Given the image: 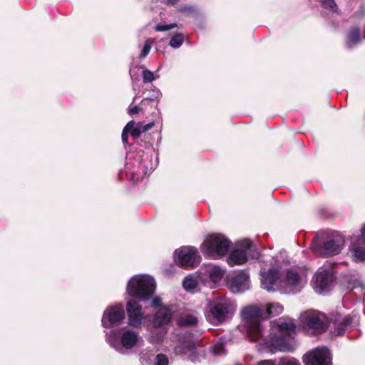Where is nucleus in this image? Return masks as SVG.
<instances>
[{
  "instance_id": "1",
  "label": "nucleus",
  "mask_w": 365,
  "mask_h": 365,
  "mask_svg": "<svg viewBox=\"0 0 365 365\" xmlns=\"http://www.w3.org/2000/svg\"><path fill=\"white\" fill-rule=\"evenodd\" d=\"M158 158L153 148L148 146L145 150H136L126 157L124 170L119 172V178H125L133 182H138L146 175H149L157 167Z\"/></svg>"
},
{
  "instance_id": "2",
  "label": "nucleus",
  "mask_w": 365,
  "mask_h": 365,
  "mask_svg": "<svg viewBox=\"0 0 365 365\" xmlns=\"http://www.w3.org/2000/svg\"><path fill=\"white\" fill-rule=\"evenodd\" d=\"M110 347L121 354L139 352L140 361L143 365H168V357L158 353L153 344L144 347L145 344H110Z\"/></svg>"
},
{
  "instance_id": "3",
  "label": "nucleus",
  "mask_w": 365,
  "mask_h": 365,
  "mask_svg": "<svg viewBox=\"0 0 365 365\" xmlns=\"http://www.w3.org/2000/svg\"><path fill=\"white\" fill-rule=\"evenodd\" d=\"M264 310L256 305H250L241 311L243 327L248 335L250 342H257L265 336L267 327L260 318H264Z\"/></svg>"
},
{
  "instance_id": "4",
  "label": "nucleus",
  "mask_w": 365,
  "mask_h": 365,
  "mask_svg": "<svg viewBox=\"0 0 365 365\" xmlns=\"http://www.w3.org/2000/svg\"><path fill=\"white\" fill-rule=\"evenodd\" d=\"M269 329L261 339L263 342H289L297 335V326L294 319L282 317L269 322Z\"/></svg>"
},
{
  "instance_id": "5",
  "label": "nucleus",
  "mask_w": 365,
  "mask_h": 365,
  "mask_svg": "<svg viewBox=\"0 0 365 365\" xmlns=\"http://www.w3.org/2000/svg\"><path fill=\"white\" fill-rule=\"evenodd\" d=\"M235 309V306L230 299L223 296L217 297L207 303L205 317L209 322L218 325L230 319Z\"/></svg>"
},
{
  "instance_id": "6",
  "label": "nucleus",
  "mask_w": 365,
  "mask_h": 365,
  "mask_svg": "<svg viewBox=\"0 0 365 365\" xmlns=\"http://www.w3.org/2000/svg\"><path fill=\"white\" fill-rule=\"evenodd\" d=\"M156 283L154 278L147 274H136L128 282L126 291L129 296L147 302L155 294Z\"/></svg>"
},
{
  "instance_id": "7",
  "label": "nucleus",
  "mask_w": 365,
  "mask_h": 365,
  "mask_svg": "<svg viewBox=\"0 0 365 365\" xmlns=\"http://www.w3.org/2000/svg\"><path fill=\"white\" fill-rule=\"evenodd\" d=\"M230 245V240L225 235L212 234L202 244L201 250L206 257L217 259L228 253Z\"/></svg>"
},
{
  "instance_id": "8",
  "label": "nucleus",
  "mask_w": 365,
  "mask_h": 365,
  "mask_svg": "<svg viewBox=\"0 0 365 365\" xmlns=\"http://www.w3.org/2000/svg\"><path fill=\"white\" fill-rule=\"evenodd\" d=\"M259 256L256 245L250 240L245 239L236 243L229 255L228 264L230 266L242 265L249 259H258Z\"/></svg>"
},
{
  "instance_id": "9",
  "label": "nucleus",
  "mask_w": 365,
  "mask_h": 365,
  "mask_svg": "<svg viewBox=\"0 0 365 365\" xmlns=\"http://www.w3.org/2000/svg\"><path fill=\"white\" fill-rule=\"evenodd\" d=\"M344 242V236L340 234H336L322 243L317 240L313 241L310 247L318 256L331 257L339 255L341 252Z\"/></svg>"
},
{
  "instance_id": "10",
  "label": "nucleus",
  "mask_w": 365,
  "mask_h": 365,
  "mask_svg": "<svg viewBox=\"0 0 365 365\" xmlns=\"http://www.w3.org/2000/svg\"><path fill=\"white\" fill-rule=\"evenodd\" d=\"M176 263L186 269H194L200 262L197 249L191 246H184L175 251Z\"/></svg>"
},
{
  "instance_id": "11",
  "label": "nucleus",
  "mask_w": 365,
  "mask_h": 365,
  "mask_svg": "<svg viewBox=\"0 0 365 365\" xmlns=\"http://www.w3.org/2000/svg\"><path fill=\"white\" fill-rule=\"evenodd\" d=\"M302 321L307 334L319 336L327 331V324L322 314L307 312L303 316Z\"/></svg>"
},
{
  "instance_id": "12",
  "label": "nucleus",
  "mask_w": 365,
  "mask_h": 365,
  "mask_svg": "<svg viewBox=\"0 0 365 365\" xmlns=\"http://www.w3.org/2000/svg\"><path fill=\"white\" fill-rule=\"evenodd\" d=\"M304 365H332L331 351L325 346H318L302 356Z\"/></svg>"
},
{
  "instance_id": "13",
  "label": "nucleus",
  "mask_w": 365,
  "mask_h": 365,
  "mask_svg": "<svg viewBox=\"0 0 365 365\" xmlns=\"http://www.w3.org/2000/svg\"><path fill=\"white\" fill-rule=\"evenodd\" d=\"M335 274L331 267H320L313 278L314 289L317 293L325 294L333 286Z\"/></svg>"
},
{
  "instance_id": "14",
  "label": "nucleus",
  "mask_w": 365,
  "mask_h": 365,
  "mask_svg": "<svg viewBox=\"0 0 365 365\" xmlns=\"http://www.w3.org/2000/svg\"><path fill=\"white\" fill-rule=\"evenodd\" d=\"M125 312L123 304H115L107 307L104 310L101 323L104 328H111L120 324L125 319Z\"/></svg>"
},
{
  "instance_id": "15",
  "label": "nucleus",
  "mask_w": 365,
  "mask_h": 365,
  "mask_svg": "<svg viewBox=\"0 0 365 365\" xmlns=\"http://www.w3.org/2000/svg\"><path fill=\"white\" fill-rule=\"evenodd\" d=\"M262 287L268 292L279 291L282 292L284 285L279 277L277 268H270L267 272H261Z\"/></svg>"
},
{
  "instance_id": "16",
  "label": "nucleus",
  "mask_w": 365,
  "mask_h": 365,
  "mask_svg": "<svg viewBox=\"0 0 365 365\" xmlns=\"http://www.w3.org/2000/svg\"><path fill=\"white\" fill-rule=\"evenodd\" d=\"M358 324V319L355 314L346 315L341 319H336L334 327L330 331L331 336H343L347 331L351 330Z\"/></svg>"
},
{
  "instance_id": "17",
  "label": "nucleus",
  "mask_w": 365,
  "mask_h": 365,
  "mask_svg": "<svg viewBox=\"0 0 365 365\" xmlns=\"http://www.w3.org/2000/svg\"><path fill=\"white\" fill-rule=\"evenodd\" d=\"M350 251L354 260L365 261V224L361 228V235L351 237Z\"/></svg>"
},
{
  "instance_id": "18",
  "label": "nucleus",
  "mask_w": 365,
  "mask_h": 365,
  "mask_svg": "<svg viewBox=\"0 0 365 365\" xmlns=\"http://www.w3.org/2000/svg\"><path fill=\"white\" fill-rule=\"evenodd\" d=\"M126 312L129 325L135 328H140L144 319V314L139 303L134 299L128 301Z\"/></svg>"
},
{
  "instance_id": "19",
  "label": "nucleus",
  "mask_w": 365,
  "mask_h": 365,
  "mask_svg": "<svg viewBox=\"0 0 365 365\" xmlns=\"http://www.w3.org/2000/svg\"><path fill=\"white\" fill-rule=\"evenodd\" d=\"M200 344H176L174 352L176 355L194 361L200 355Z\"/></svg>"
},
{
  "instance_id": "20",
  "label": "nucleus",
  "mask_w": 365,
  "mask_h": 365,
  "mask_svg": "<svg viewBox=\"0 0 365 365\" xmlns=\"http://www.w3.org/2000/svg\"><path fill=\"white\" fill-rule=\"evenodd\" d=\"M301 279L298 272L294 269H288L286 272L285 279H282L284 285L282 292L296 293L300 291Z\"/></svg>"
},
{
  "instance_id": "21",
  "label": "nucleus",
  "mask_w": 365,
  "mask_h": 365,
  "mask_svg": "<svg viewBox=\"0 0 365 365\" xmlns=\"http://www.w3.org/2000/svg\"><path fill=\"white\" fill-rule=\"evenodd\" d=\"M230 288L233 293H241L250 289V276L245 272H240L231 280Z\"/></svg>"
},
{
  "instance_id": "22",
  "label": "nucleus",
  "mask_w": 365,
  "mask_h": 365,
  "mask_svg": "<svg viewBox=\"0 0 365 365\" xmlns=\"http://www.w3.org/2000/svg\"><path fill=\"white\" fill-rule=\"evenodd\" d=\"M172 311L165 307H160L155 313L153 324L156 327L168 324L172 318Z\"/></svg>"
},
{
  "instance_id": "23",
  "label": "nucleus",
  "mask_w": 365,
  "mask_h": 365,
  "mask_svg": "<svg viewBox=\"0 0 365 365\" xmlns=\"http://www.w3.org/2000/svg\"><path fill=\"white\" fill-rule=\"evenodd\" d=\"M361 41V30L359 26L351 28L346 34V47L352 48L355 45L360 43Z\"/></svg>"
},
{
  "instance_id": "24",
  "label": "nucleus",
  "mask_w": 365,
  "mask_h": 365,
  "mask_svg": "<svg viewBox=\"0 0 365 365\" xmlns=\"http://www.w3.org/2000/svg\"><path fill=\"white\" fill-rule=\"evenodd\" d=\"M198 318L195 314L184 313L178 319L177 324L180 327H192L197 324Z\"/></svg>"
},
{
  "instance_id": "25",
  "label": "nucleus",
  "mask_w": 365,
  "mask_h": 365,
  "mask_svg": "<svg viewBox=\"0 0 365 365\" xmlns=\"http://www.w3.org/2000/svg\"><path fill=\"white\" fill-rule=\"evenodd\" d=\"M272 352H293L296 349V344H264Z\"/></svg>"
},
{
  "instance_id": "26",
  "label": "nucleus",
  "mask_w": 365,
  "mask_h": 365,
  "mask_svg": "<svg viewBox=\"0 0 365 365\" xmlns=\"http://www.w3.org/2000/svg\"><path fill=\"white\" fill-rule=\"evenodd\" d=\"M264 318L272 317L282 313L284 307L278 303H272L266 306Z\"/></svg>"
},
{
  "instance_id": "27",
  "label": "nucleus",
  "mask_w": 365,
  "mask_h": 365,
  "mask_svg": "<svg viewBox=\"0 0 365 365\" xmlns=\"http://www.w3.org/2000/svg\"><path fill=\"white\" fill-rule=\"evenodd\" d=\"M207 273L212 282H217L223 277L225 272L220 266L212 265L207 268Z\"/></svg>"
},
{
  "instance_id": "28",
  "label": "nucleus",
  "mask_w": 365,
  "mask_h": 365,
  "mask_svg": "<svg viewBox=\"0 0 365 365\" xmlns=\"http://www.w3.org/2000/svg\"><path fill=\"white\" fill-rule=\"evenodd\" d=\"M198 285V282L195 277L192 274H189L187 276L183 282L182 286L185 290L188 292H192Z\"/></svg>"
},
{
  "instance_id": "29",
  "label": "nucleus",
  "mask_w": 365,
  "mask_h": 365,
  "mask_svg": "<svg viewBox=\"0 0 365 365\" xmlns=\"http://www.w3.org/2000/svg\"><path fill=\"white\" fill-rule=\"evenodd\" d=\"M158 98V95L144 98L140 102L141 108H143V110H146L148 106L156 108L159 102Z\"/></svg>"
},
{
  "instance_id": "30",
  "label": "nucleus",
  "mask_w": 365,
  "mask_h": 365,
  "mask_svg": "<svg viewBox=\"0 0 365 365\" xmlns=\"http://www.w3.org/2000/svg\"><path fill=\"white\" fill-rule=\"evenodd\" d=\"M184 41V34L182 33H177L171 37L169 45L173 48H178L182 45Z\"/></svg>"
},
{
  "instance_id": "31",
  "label": "nucleus",
  "mask_w": 365,
  "mask_h": 365,
  "mask_svg": "<svg viewBox=\"0 0 365 365\" xmlns=\"http://www.w3.org/2000/svg\"><path fill=\"white\" fill-rule=\"evenodd\" d=\"M138 335L136 332L127 330L121 335L120 342H138Z\"/></svg>"
},
{
  "instance_id": "32",
  "label": "nucleus",
  "mask_w": 365,
  "mask_h": 365,
  "mask_svg": "<svg viewBox=\"0 0 365 365\" xmlns=\"http://www.w3.org/2000/svg\"><path fill=\"white\" fill-rule=\"evenodd\" d=\"M143 81L144 83H151L155 81L159 76H155V74L148 69L145 68L142 72Z\"/></svg>"
},
{
  "instance_id": "33",
  "label": "nucleus",
  "mask_w": 365,
  "mask_h": 365,
  "mask_svg": "<svg viewBox=\"0 0 365 365\" xmlns=\"http://www.w3.org/2000/svg\"><path fill=\"white\" fill-rule=\"evenodd\" d=\"M178 27V24L176 23H171L170 24H167L165 23H160L155 26V31H166L174 28Z\"/></svg>"
},
{
  "instance_id": "34",
  "label": "nucleus",
  "mask_w": 365,
  "mask_h": 365,
  "mask_svg": "<svg viewBox=\"0 0 365 365\" xmlns=\"http://www.w3.org/2000/svg\"><path fill=\"white\" fill-rule=\"evenodd\" d=\"M153 42L150 39H147L143 46L141 53L140 54V58H145L150 53L152 48Z\"/></svg>"
},
{
  "instance_id": "35",
  "label": "nucleus",
  "mask_w": 365,
  "mask_h": 365,
  "mask_svg": "<svg viewBox=\"0 0 365 365\" xmlns=\"http://www.w3.org/2000/svg\"><path fill=\"white\" fill-rule=\"evenodd\" d=\"M196 11V8L187 4H182L178 9V12L184 14H191Z\"/></svg>"
},
{
  "instance_id": "36",
  "label": "nucleus",
  "mask_w": 365,
  "mask_h": 365,
  "mask_svg": "<svg viewBox=\"0 0 365 365\" xmlns=\"http://www.w3.org/2000/svg\"><path fill=\"white\" fill-rule=\"evenodd\" d=\"M119 332L116 330H110L109 332L106 333L107 336V342L111 343V342H117L119 337Z\"/></svg>"
},
{
  "instance_id": "37",
  "label": "nucleus",
  "mask_w": 365,
  "mask_h": 365,
  "mask_svg": "<svg viewBox=\"0 0 365 365\" xmlns=\"http://www.w3.org/2000/svg\"><path fill=\"white\" fill-rule=\"evenodd\" d=\"M224 344H214L213 346L210 348V351L215 355H220L224 353Z\"/></svg>"
},
{
  "instance_id": "38",
  "label": "nucleus",
  "mask_w": 365,
  "mask_h": 365,
  "mask_svg": "<svg viewBox=\"0 0 365 365\" xmlns=\"http://www.w3.org/2000/svg\"><path fill=\"white\" fill-rule=\"evenodd\" d=\"M140 111H144L143 108H141V105H134L133 102L128 107V113L131 115L139 113Z\"/></svg>"
},
{
  "instance_id": "39",
  "label": "nucleus",
  "mask_w": 365,
  "mask_h": 365,
  "mask_svg": "<svg viewBox=\"0 0 365 365\" xmlns=\"http://www.w3.org/2000/svg\"><path fill=\"white\" fill-rule=\"evenodd\" d=\"M322 6L324 8H328L331 11H334L336 6L334 0H319Z\"/></svg>"
},
{
  "instance_id": "40",
  "label": "nucleus",
  "mask_w": 365,
  "mask_h": 365,
  "mask_svg": "<svg viewBox=\"0 0 365 365\" xmlns=\"http://www.w3.org/2000/svg\"><path fill=\"white\" fill-rule=\"evenodd\" d=\"M362 282L359 279L350 280L348 284V287L351 289H354L361 287Z\"/></svg>"
},
{
  "instance_id": "41",
  "label": "nucleus",
  "mask_w": 365,
  "mask_h": 365,
  "mask_svg": "<svg viewBox=\"0 0 365 365\" xmlns=\"http://www.w3.org/2000/svg\"><path fill=\"white\" fill-rule=\"evenodd\" d=\"M143 133V132L141 131V128H140V125H138L136 127H135L133 129L132 132L130 133V135L133 138H138Z\"/></svg>"
},
{
  "instance_id": "42",
  "label": "nucleus",
  "mask_w": 365,
  "mask_h": 365,
  "mask_svg": "<svg viewBox=\"0 0 365 365\" xmlns=\"http://www.w3.org/2000/svg\"><path fill=\"white\" fill-rule=\"evenodd\" d=\"M135 122L133 120L129 121L124 127L123 131L125 133H130L135 128Z\"/></svg>"
},
{
  "instance_id": "43",
  "label": "nucleus",
  "mask_w": 365,
  "mask_h": 365,
  "mask_svg": "<svg viewBox=\"0 0 365 365\" xmlns=\"http://www.w3.org/2000/svg\"><path fill=\"white\" fill-rule=\"evenodd\" d=\"M153 125H154V123L153 122L145 124V125H140V126L141 128V131H143V133L149 130L150 129H151L153 127Z\"/></svg>"
},
{
  "instance_id": "44",
  "label": "nucleus",
  "mask_w": 365,
  "mask_h": 365,
  "mask_svg": "<svg viewBox=\"0 0 365 365\" xmlns=\"http://www.w3.org/2000/svg\"><path fill=\"white\" fill-rule=\"evenodd\" d=\"M150 300H151L152 306L154 307H158L160 302V299L158 297L153 298V297Z\"/></svg>"
},
{
  "instance_id": "45",
  "label": "nucleus",
  "mask_w": 365,
  "mask_h": 365,
  "mask_svg": "<svg viewBox=\"0 0 365 365\" xmlns=\"http://www.w3.org/2000/svg\"><path fill=\"white\" fill-rule=\"evenodd\" d=\"M128 134L129 133H125L123 131L122 132L121 138H122L123 143L124 145H126L128 143Z\"/></svg>"
},
{
  "instance_id": "46",
  "label": "nucleus",
  "mask_w": 365,
  "mask_h": 365,
  "mask_svg": "<svg viewBox=\"0 0 365 365\" xmlns=\"http://www.w3.org/2000/svg\"><path fill=\"white\" fill-rule=\"evenodd\" d=\"M180 0H163V2L169 6L176 5Z\"/></svg>"
},
{
  "instance_id": "47",
  "label": "nucleus",
  "mask_w": 365,
  "mask_h": 365,
  "mask_svg": "<svg viewBox=\"0 0 365 365\" xmlns=\"http://www.w3.org/2000/svg\"><path fill=\"white\" fill-rule=\"evenodd\" d=\"M186 342H192V343H194V342H201V340L200 341H197V340H188Z\"/></svg>"
},
{
  "instance_id": "48",
  "label": "nucleus",
  "mask_w": 365,
  "mask_h": 365,
  "mask_svg": "<svg viewBox=\"0 0 365 365\" xmlns=\"http://www.w3.org/2000/svg\"><path fill=\"white\" fill-rule=\"evenodd\" d=\"M237 365H242V364H237Z\"/></svg>"
},
{
  "instance_id": "49",
  "label": "nucleus",
  "mask_w": 365,
  "mask_h": 365,
  "mask_svg": "<svg viewBox=\"0 0 365 365\" xmlns=\"http://www.w3.org/2000/svg\"><path fill=\"white\" fill-rule=\"evenodd\" d=\"M364 38H365V34H364Z\"/></svg>"
}]
</instances>
